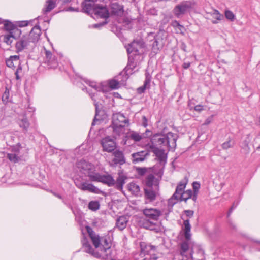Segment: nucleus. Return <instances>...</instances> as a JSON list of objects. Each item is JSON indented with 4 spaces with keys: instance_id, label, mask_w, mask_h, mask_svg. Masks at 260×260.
<instances>
[{
    "instance_id": "obj_50",
    "label": "nucleus",
    "mask_w": 260,
    "mask_h": 260,
    "mask_svg": "<svg viewBox=\"0 0 260 260\" xmlns=\"http://www.w3.org/2000/svg\"><path fill=\"white\" fill-rule=\"evenodd\" d=\"M202 109H203L202 107L200 105H197L194 107V110L196 111H201Z\"/></svg>"
},
{
    "instance_id": "obj_24",
    "label": "nucleus",
    "mask_w": 260,
    "mask_h": 260,
    "mask_svg": "<svg viewBox=\"0 0 260 260\" xmlns=\"http://www.w3.org/2000/svg\"><path fill=\"white\" fill-rule=\"evenodd\" d=\"M93 14L103 18H108L110 16L108 8L106 6L100 5H98Z\"/></svg>"
},
{
    "instance_id": "obj_38",
    "label": "nucleus",
    "mask_w": 260,
    "mask_h": 260,
    "mask_svg": "<svg viewBox=\"0 0 260 260\" xmlns=\"http://www.w3.org/2000/svg\"><path fill=\"white\" fill-rule=\"evenodd\" d=\"M109 85L111 89H116L119 87V83L117 81L113 79L109 81Z\"/></svg>"
},
{
    "instance_id": "obj_8",
    "label": "nucleus",
    "mask_w": 260,
    "mask_h": 260,
    "mask_svg": "<svg viewBox=\"0 0 260 260\" xmlns=\"http://www.w3.org/2000/svg\"><path fill=\"white\" fill-rule=\"evenodd\" d=\"M151 141L152 143L150 146L151 149L156 146L166 147V134H155L153 136Z\"/></svg>"
},
{
    "instance_id": "obj_35",
    "label": "nucleus",
    "mask_w": 260,
    "mask_h": 260,
    "mask_svg": "<svg viewBox=\"0 0 260 260\" xmlns=\"http://www.w3.org/2000/svg\"><path fill=\"white\" fill-rule=\"evenodd\" d=\"M14 39V37L11 32L9 34L5 35L4 37V41L8 45H11V43L13 42Z\"/></svg>"
},
{
    "instance_id": "obj_11",
    "label": "nucleus",
    "mask_w": 260,
    "mask_h": 260,
    "mask_svg": "<svg viewBox=\"0 0 260 260\" xmlns=\"http://www.w3.org/2000/svg\"><path fill=\"white\" fill-rule=\"evenodd\" d=\"M193 247L190 246L188 242H183L180 246V254L183 257L192 259Z\"/></svg>"
},
{
    "instance_id": "obj_21",
    "label": "nucleus",
    "mask_w": 260,
    "mask_h": 260,
    "mask_svg": "<svg viewBox=\"0 0 260 260\" xmlns=\"http://www.w3.org/2000/svg\"><path fill=\"white\" fill-rule=\"evenodd\" d=\"M149 155V152L145 151H141L136 153H134L132 154V162L134 164H136L143 161Z\"/></svg>"
},
{
    "instance_id": "obj_62",
    "label": "nucleus",
    "mask_w": 260,
    "mask_h": 260,
    "mask_svg": "<svg viewBox=\"0 0 260 260\" xmlns=\"http://www.w3.org/2000/svg\"><path fill=\"white\" fill-rule=\"evenodd\" d=\"M54 195L55 196H56L57 198H59V199H61V196H60L59 194H54Z\"/></svg>"
},
{
    "instance_id": "obj_54",
    "label": "nucleus",
    "mask_w": 260,
    "mask_h": 260,
    "mask_svg": "<svg viewBox=\"0 0 260 260\" xmlns=\"http://www.w3.org/2000/svg\"><path fill=\"white\" fill-rule=\"evenodd\" d=\"M16 71H18V73L22 71V67L21 66L20 63L19 64V65H18V68Z\"/></svg>"
},
{
    "instance_id": "obj_2",
    "label": "nucleus",
    "mask_w": 260,
    "mask_h": 260,
    "mask_svg": "<svg viewBox=\"0 0 260 260\" xmlns=\"http://www.w3.org/2000/svg\"><path fill=\"white\" fill-rule=\"evenodd\" d=\"M41 29L39 26H34L29 34L22 36L16 43L15 47L17 52L27 49L28 46L34 45L39 39Z\"/></svg>"
},
{
    "instance_id": "obj_15",
    "label": "nucleus",
    "mask_w": 260,
    "mask_h": 260,
    "mask_svg": "<svg viewBox=\"0 0 260 260\" xmlns=\"http://www.w3.org/2000/svg\"><path fill=\"white\" fill-rule=\"evenodd\" d=\"M99 5L93 1L85 0L82 3L83 10L89 14H93Z\"/></svg>"
},
{
    "instance_id": "obj_25",
    "label": "nucleus",
    "mask_w": 260,
    "mask_h": 260,
    "mask_svg": "<svg viewBox=\"0 0 260 260\" xmlns=\"http://www.w3.org/2000/svg\"><path fill=\"white\" fill-rule=\"evenodd\" d=\"M20 62L19 55L11 56L6 60V65L11 68H15L17 66L19 65Z\"/></svg>"
},
{
    "instance_id": "obj_53",
    "label": "nucleus",
    "mask_w": 260,
    "mask_h": 260,
    "mask_svg": "<svg viewBox=\"0 0 260 260\" xmlns=\"http://www.w3.org/2000/svg\"><path fill=\"white\" fill-rule=\"evenodd\" d=\"M211 120H212V118H207L205 120L204 124L208 125V124H210L211 123Z\"/></svg>"
},
{
    "instance_id": "obj_26",
    "label": "nucleus",
    "mask_w": 260,
    "mask_h": 260,
    "mask_svg": "<svg viewBox=\"0 0 260 260\" xmlns=\"http://www.w3.org/2000/svg\"><path fill=\"white\" fill-rule=\"evenodd\" d=\"M151 149L160 162L165 163L166 161L167 156L164 150L157 147L152 148Z\"/></svg>"
},
{
    "instance_id": "obj_4",
    "label": "nucleus",
    "mask_w": 260,
    "mask_h": 260,
    "mask_svg": "<svg viewBox=\"0 0 260 260\" xmlns=\"http://www.w3.org/2000/svg\"><path fill=\"white\" fill-rule=\"evenodd\" d=\"M128 122V119L123 114L118 113L113 115L112 125L114 131L120 132L124 126V124Z\"/></svg>"
},
{
    "instance_id": "obj_37",
    "label": "nucleus",
    "mask_w": 260,
    "mask_h": 260,
    "mask_svg": "<svg viewBox=\"0 0 260 260\" xmlns=\"http://www.w3.org/2000/svg\"><path fill=\"white\" fill-rule=\"evenodd\" d=\"M100 204L97 201H91L88 204V208L92 211H96L99 209Z\"/></svg>"
},
{
    "instance_id": "obj_48",
    "label": "nucleus",
    "mask_w": 260,
    "mask_h": 260,
    "mask_svg": "<svg viewBox=\"0 0 260 260\" xmlns=\"http://www.w3.org/2000/svg\"><path fill=\"white\" fill-rule=\"evenodd\" d=\"M94 105L95 106V109H96V114H95V116L94 119L92 122V125L94 124V122L95 120L96 119V116L98 115V103H95V102H94Z\"/></svg>"
},
{
    "instance_id": "obj_42",
    "label": "nucleus",
    "mask_w": 260,
    "mask_h": 260,
    "mask_svg": "<svg viewBox=\"0 0 260 260\" xmlns=\"http://www.w3.org/2000/svg\"><path fill=\"white\" fill-rule=\"evenodd\" d=\"M129 189L134 192H138L140 191V187L135 183L130 184Z\"/></svg>"
},
{
    "instance_id": "obj_59",
    "label": "nucleus",
    "mask_w": 260,
    "mask_h": 260,
    "mask_svg": "<svg viewBox=\"0 0 260 260\" xmlns=\"http://www.w3.org/2000/svg\"><path fill=\"white\" fill-rule=\"evenodd\" d=\"M230 226H231L233 229H235V225H234L233 223H232V222H230Z\"/></svg>"
},
{
    "instance_id": "obj_1",
    "label": "nucleus",
    "mask_w": 260,
    "mask_h": 260,
    "mask_svg": "<svg viewBox=\"0 0 260 260\" xmlns=\"http://www.w3.org/2000/svg\"><path fill=\"white\" fill-rule=\"evenodd\" d=\"M87 232L96 249L95 250L86 239L82 240V244L84 251L96 258H110V243L105 237H101L89 226H86Z\"/></svg>"
},
{
    "instance_id": "obj_7",
    "label": "nucleus",
    "mask_w": 260,
    "mask_h": 260,
    "mask_svg": "<svg viewBox=\"0 0 260 260\" xmlns=\"http://www.w3.org/2000/svg\"><path fill=\"white\" fill-rule=\"evenodd\" d=\"M142 212L147 218L153 221H157L162 215V212L160 210L153 208H145Z\"/></svg>"
},
{
    "instance_id": "obj_58",
    "label": "nucleus",
    "mask_w": 260,
    "mask_h": 260,
    "mask_svg": "<svg viewBox=\"0 0 260 260\" xmlns=\"http://www.w3.org/2000/svg\"><path fill=\"white\" fill-rule=\"evenodd\" d=\"M140 170H141V171L140 172V173L141 174H144L145 172V171H146L145 169L141 168Z\"/></svg>"
},
{
    "instance_id": "obj_28",
    "label": "nucleus",
    "mask_w": 260,
    "mask_h": 260,
    "mask_svg": "<svg viewBox=\"0 0 260 260\" xmlns=\"http://www.w3.org/2000/svg\"><path fill=\"white\" fill-rule=\"evenodd\" d=\"M150 219H142L140 221V224L141 226L145 229L150 230H154L155 229L156 224L153 221L150 220Z\"/></svg>"
},
{
    "instance_id": "obj_29",
    "label": "nucleus",
    "mask_w": 260,
    "mask_h": 260,
    "mask_svg": "<svg viewBox=\"0 0 260 260\" xmlns=\"http://www.w3.org/2000/svg\"><path fill=\"white\" fill-rule=\"evenodd\" d=\"M183 226H184V236H185V239L187 240H189L190 239V237H191V234H190L191 225L190 224L189 220L188 219H186L184 221Z\"/></svg>"
},
{
    "instance_id": "obj_5",
    "label": "nucleus",
    "mask_w": 260,
    "mask_h": 260,
    "mask_svg": "<svg viewBox=\"0 0 260 260\" xmlns=\"http://www.w3.org/2000/svg\"><path fill=\"white\" fill-rule=\"evenodd\" d=\"M91 181L101 182L108 186H112L115 184V180L110 174H101L96 172L94 175L91 176Z\"/></svg>"
},
{
    "instance_id": "obj_6",
    "label": "nucleus",
    "mask_w": 260,
    "mask_h": 260,
    "mask_svg": "<svg viewBox=\"0 0 260 260\" xmlns=\"http://www.w3.org/2000/svg\"><path fill=\"white\" fill-rule=\"evenodd\" d=\"M192 7L191 2L185 1L175 6L173 10V13L177 17L186 13Z\"/></svg>"
},
{
    "instance_id": "obj_61",
    "label": "nucleus",
    "mask_w": 260,
    "mask_h": 260,
    "mask_svg": "<svg viewBox=\"0 0 260 260\" xmlns=\"http://www.w3.org/2000/svg\"><path fill=\"white\" fill-rule=\"evenodd\" d=\"M199 252L200 253H201L202 254H203L204 253L203 251L201 249H199Z\"/></svg>"
},
{
    "instance_id": "obj_56",
    "label": "nucleus",
    "mask_w": 260,
    "mask_h": 260,
    "mask_svg": "<svg viewBox=\"0 0 260 260\" xmlns=\"http://www.w3.org/2000/svg\"><path fill=\"white\" fill-rule=\"evenodd\" d=\"M186 45H185L184 43H183L182 44V45H181V49H182L183 51H186Z\"/></svg>"
},
{
    "instance_id": "obj_9",
    "label": "nucleus",
    "mask_w": 260,
    "mask_h": 260,
    "mask_svg": "<svg viewBox=\"0 0 260 260\" xmlns=\"http://www.w3.org/2000/svg\"><path fill=\"white\" fill-rule=\"evenodd\" d=\"M101 144L104 151L111 152L116 148V143L114 139L109 136L103 138L101 141Z\"/></svg>"
},
{
    "instance_id": "obj_36",
    "label": "nucleus",
    "mask_w": 260,
    "mask_h": 260,
    "mask_svg": "<svg viewBox=\"0 0 260 260\" xmlns=\"http://www.w3.org/2000/svg\"><path fill=\"white\" fill-rule=\"evenodd\" d=\"M135 260H158V257L155 254H152L151 255H148L143 258H139L137 255H135Z\"/></svg>"
},
{
    "instance_id": "obj_33",
    "label": "nucleus",
    "mask_w": 260,
    "mask_h": 260,
    "mask_svg": "<svg viewBox=\"0 0 260 260\" xmlns=\"http://www.w3.org/2000/svg\"><path fill=\"white\" fill-rule=\"evenodd\" d=\"M7 158L12 162L16 163L20 160V157L15 153H10L7 154Z\"/></svg>"
},
{
    "instance_id": "obj_14",
    "label": "nucleus",
    "mask_w": 260,
    "mask_h": 260,
    "mask_svg": "<svg viewBox=\"0 0 260 260\" xmlns=\"http://www.w3.org/2000/svg\"><path fill=\"white\" fill-rule=\"evenodd\" d=\"M159 187H155L154 188L150 187L144 188V197L149 202H153L155 200L158 193Z\"/></svg>"
},
{
    "instance_id": "obj_43",
    "label": "nucleus",
    "mask_w": 260,
    "mask_h": 260,
    "mask_svg": "<svg viewBox=\"0 0 260 260\" xmlns=\"http://www.w3.org/2000/svg\"><path fill=\"white\" fill-rule=\"evenodd\" d=\"M193 190H194V193L195 194H197L198 192V190L200 188V184L197 182H194L193 183Z\"/></svg>"
},
{
    "instance_id": "obj_47",
    "label": "nucleus",
    "mask_w": 260,
    "mask_h": 260,
    "mask_svg": "<svg viewBox=\"0 0 260 260\" xmlns=\"http://www.w3.org/2000/svg\"><path fill=\"white\" fill-rule=\"evenodd\" d=\"M19 151H20L19 147L18 146H16L13 148L12 153H15L18 155L19 153Z\"/></svg>"
},
{
    "instance_id": "obj_34",
    "label": "nucleus",
    "mask_w": 260,
    "mask_h": 260,
    "mask_svg": "<svg viewBox=\"0 0 260 260\" xmlns=\"http://www.w3.org/2000/svg\"><path fill=\"white\" fill-rule=\"evenodd\" d=\"M19 126L25 130H27L29 126V123L26 117H23L19 122Z\"/></svg>"
},
{
    "instance_id": "obj_27",
    "label": "nucleus",
    "mask_w": 260,
    "mask_h": 260,
    "mask_svg": "<svg viewBox=\"0 0 260 260\" xmlns=\"http://www.w3.org/2000/svg\"><path fill=\"white\" fill-rule=\"evenodd\" d=\"M128 219L124 216H120L116 220V226L120 231L124 229L127 224Z\"/></svg>"
},
{
    "instance_id": "obj_18",
    "label": "nucleus",
    "mask_w": 260,
    "mask_h": 260,
    "mask_svg": "<svg viewBox=\"0 0 260 260\" xmlns=\"http://www.w3.org/2000/svg\"><path fill=\"white\" fill-rule=\"evenodd\" d=\"M114 158L112 159L111 164L114 165H123L125 162V159L123 153L119 150L114 151L112 153Z\"/></svg>"
},
{
    "instance_id": "obj_12",
    "label": "nucleus",
    "mask_w": 260,
    "mask_h": 260,
    "mask_svg": "<svg viewBox=\"0 0 260 260\" xmlns=\"http://www.w3.org/2000/svg\"><path fill=\"white\" fill-rule=\"evenodd\" d=\"M110 15L121 16L124 12L123 5H120L118 2H111L109 10Z\"/></svg>"
},
{
    "instance_id": "obj_17",
    "label": "nucleus",
    "mask_w": 260,
    "mask_h": 260,
    "mask_svg": "<svg viewBox=\"0 0 260 260\" xmlns=\"http://www.w3.org/2000/svg\"><path fill=\"white\" fill-rule=\"evenodd\" d=\"M45 54V63L48 64L50 68H55L57 66V61L56 58L52 53L44 49Z\"/></svg>"
},
{
    "instance_id": "obj_31",
    "label": "nucleus",
    "mask_w": 260,
    "mask_h": 260,
    "mask_svg": "<svg viewBox=\"0 0 260 260\" xmlns=\"http://www.w3.org/2000/svg\"><path fill=\"white\" fill-rule=\"evenodd\" d=\"M57 0H47L46 1V8H45V12H48L51 11L55 7L56 2Z\"/></svg>"
},
{
    "instance_id": "obj_19",
    "label": "nucleus",
    "mask_w": 260,
    "mask_h": 260,
    "mask_svg": "<svg viewBox=\"0 0 260 260\" xmlns=\"http://www.w3.org/2000/svg\"><path fill=\"white\" fill-rule=\"evenodd\" d=\"M143 47V44L142 41H134L129 44L127 47L126 50L128 54L134 52L135 54H138L140 49Z\"/></svg>"
},
{
    "instance_id": "obj_44",
    "label": "nucleus",
    "mask_w": 260,
    "mask_h": 260,
    "mask_svg": "<svg viewBox=\"0 0 260 260\" xmlns=\"http://www.w3.org/2000/svg\"><path fill=\"white\" fill-rule=\"evenodd\" d=\"M9 96V91H5L2 96V101L4 102H7L8 100Z\"/></svg>"
},
{
    "instance_id": "obj_60",
    "label": "nucleus",
    "mask_w": 260,
    "mask_h": 260,
    "mask_svg": "<svg viewBox=\"0 0 260 260\" xmlns=\"http://www.w3.org/2000/svg\"><path fill=\"white\" fill-rule=\"evenodd\" d=\"M197 194H195V193H194V195H193V197H192V199H193L194 201H195V200H196V199H197Z\"/></svg>"
},
{
    "instance_id": "obj_23",
    "label": "nucleus",
    "mask_w": 260,
    "mask_h": 260,
    "mask_svg": "<svg viewBox=\"0 0 260 260\" xmlns=\"http://www.w3.org/2000/svg\"><path fill=\"white\" fill-rule=\"evenodd\" d=\"M155 187H159V180L153 174L148 175L145 179V187L154 188Z\"/></svg>"
},
{
    "instance_id": "obj_13",
    "label": "nucleus",
    "mask_w": 260,
    "mask_h": 260,
    "mask_svg": "<svg viewBox=\"0 0 260 260\" xmlns=\"http://www.w3.org/2000/svg\"><path fill=\"white\" fill-rule=\"evenodd\" d=\"M178 136L176 134L169 132L166 134V147L170 150H174L176 147Z\"/></svg>"
},
{
    "instance_id": "obj_40",
    "label": "nucleus",
    "mask_w": 260,
    "mask_h": 260,
    "mask_svg": "<svg viewBox=\"0 0 260 260\" xmlns=\"http://www.w3.org/2000/svg\"><path fill=\"white\" fill-rule=\"evenodd\" d=\"M225 16L227 19L230 20L231 21H233L235 19L234 14L232 11L230 10L225 11Z\"/></svg>"
},
{
    "instance_id": "obj_52",
    "label": "nucleus",
    "mask_w": 260,
    "mask_h": 260,
    "mask_svg": "<svg viewBox=\"0 0 260 260\" xmlns=\"http://www.w3.org/2000/svg\"><path fill=\"white\" fill-rule=\"evenodd\" d=\"M173 24H174V26H178L179 28V29H180V27H183V26L182 25H180L179 23H178V22L177 21H175L173 22Z\"/></svg>"
},
{
    "instance_id": "obj_39",
    "label": "nucleus",
    "mask_w": 260,
    "mask_h": 260,
    "mask_svg": "<svg viewBox=\"0 0 260 260\" xmlns=\"http://www.w3.org/2000/svg\"><path fill=\"white\" fill-rule=\"evenodd\" d=\"M4 28L7 30H11L13 27L12 23L8 20L4 21Z\"/></svg>"
},
{
    "instance_id": "obj_41",
    "label": "nucleus",
    "mask_w": 260,
    "mask_h": 260,
    "mask_svg": "<svg viewBox=\"0 0 260 260\" xmlns=\"http://www.w3.org/2000/svg\"><path fill=\"white\" fill-rule=\"evenodd\" d=\"M234 145L233 142H232L231 140H229L227 142H224L222 144V148L224 149H227L229 148H231L233 147Z\"/></svg>"
},
{
    "instance_id": "obj_46",
    "label": "nucleus",
    "mask_w": 260,
    "mask_h": 260,
    "mask_svg": "<svg viewBox=\"0 0 260 260\" xmlns=\"http://www.w3.org/2000/svg\"><path fill=\"white\" fill-rule=\"evenodd\" d=\"M146 88V87H145V86L143 85V86L138 88V89H137L138 92L140 94L144 92Z\"/></svg>"
},
{
    "instance_id": "obj_20",
    "label": "nucleus",
    "mask_w": 260,
    "mask_h": 260,
    "mask_svg": "<svg viewBox=\"0 0 260 260\" xmlns=\"http://www.w3.org/2000/svg\"><path fill=\"white\" fill-rule=\"evenodd\" d=\"M76 185L79 189L83 191H88L89 192L94 193H99L101 192L100 190L97 187L91 183L82 182Z\"/></svg>"
},
{
    "instance_id": "obj_51",
    "label": "nucleus",
    "mask_w": 260,
    "mask_h": 260,
    "mask_svg": "<svg viewBox=\"0 0 260 260\" xmlns=\"http://www.w3.org/2000/svg\"><path fill=\"white\" fill-rule=\"evenodd\" d=\"M150 83V80L149 79H146L143 85L147 87V86L149 85Z\"/></svg>"
},
{
    "instance_id": "obj_32",
    "label": "nucleus",
    "mask_w": 260,
    "mask_h": 260,
    "mask_svg": "<svg viewBox=\"0 0 260 260\" xmlns=\"http://www.w3.org/2000/svg\"><path fill=\"white\" fill-rule=\"evenodd\" d=\"M192 197V191L191 190H187L185 191H183L180 194L178 199H180V201H186L188 199Z\"/></svg>"
},
{
    "instance_id": "obj_10",
    "label": "nucleus",
    "mask_w": 260,
    "mask_h": 260,
    "mask_svg": "<svg viewBox=\"0 0 260 260\" xmlns=\"http://www.w3.org/2000/svg\"><path fill=\"white\" fill-rule=\"evenodd\" d=\"M140 246L141 248L140 253L138 255H136L139 258H143L148 255H152L153 254L151 252L155 251L156 249L155 246L147 244L145 242H141Z\"/></svg>"
},
{
    "instance_id": "obj_30",
    "label": "nucleus",
    "mask_w": 260,
    "mask_h": 260,
    "mask_svg": "<svg viewBox=\"0 0 260 260\" xmlns=\"http://www.w3.org/2000/svg\"><path fill=\"white\" fill-rule=\"evenodd\" d=\"M126 177L123 175H119L117 178L116 181H115V184L116 188L118 190H121L123 188V185L125 183V180Z\"/></svg>"
},
{
    "instance_id": "obj_49",
    "label": "nucleus",
    "mask_w": 260,
    "mask_h": 260,
    "mask_svg": "<svg viewBox=\"0 0 260 260\" xmlns=\"http://www.w3.org/2000/svg\"><path fill=\"white\" fill-rule=\"evenodd\" d=\"M190 66V63L189 62H184L183 63L182 67L184 69H188Z\"/></svg>"
},
{
    "instance_id": "obj_57",
    "label": "nucleus",
    "mask_w": 260,
    "mask_h": 260,
    "mask_svg": "<svg viewBox=\"0 0 260 260\" xmlns=\"http://www.w3.org/2000/svg\"><path fill=\"white\" fill-rule=\"evenodd\" d=\"M18 74H19L18 73V71H16L15 73V74L16 75V78L17 80H19L20 79V77L19 76Z\"/></svg>"
},
{
    "instance_id": "obj_16",
    "label": "nucleus",
    "mask_w": 260,
    "mask_h": 260,
    "mask_svg": "<svg viewBox=\"0 0 260 260\" xmlns=\"http://www.w3.org/2000/svg\"><path fill=\"white\" fill-rule=\"evenodd\" d=\"M146 136L144 134H140V133L132 131L127 133L126 135V137L128 139L134 140L135 142H139L143 138H145L146 137L149 136L151 135V132L149 130L146 131Z\"/></svg>"
},
{
    "instance_id": "obj_22",
    "label": "nucleus",
    "mask_w": 260,
    "mask_h": 260,
    "mask_svg": "<svg viewBox=\"0 0 260 260\" xmlns=\"http://www.w3.org/2000/svg\"><path fill=\"white\" fill-rule=\"evenodd\" d=\"M188 182V179L185 177L183 180H182L178 184L175 193L173 194L172 198L176 200H178L180 197V194L182 193L186 187V184Z\"/></svg>"
},
{
    "instance_id": "obj_45",
    "label": "nucleus",
    "mask_w": 260,
    "mask_h": 260,
    "mask_svg": "<svg viewBox=\"0 0 260 260\" xmlns=\"http://www.w3.org/2000/svg\"><path fill=\"white\" fill-rule=\"evenodd\" d=\"M186 216L189 217H191L193 215V211L192 210H185L184 211Z\"/></svg>"
},
{
    "instance_id": "obj_63",
    "label": "nucleus",
    "mask_w": 260,
    "mask_h": 260,
    "mask_svg": "<svg viewBox=\"0 0 260 260\" xmlns=\"http://www.w3.org/2000/svg\"><path fill=\"white\" fill-rule=\"evenodd\" d=\"M63 3H66L69 1V0H61Z\"/></svg>"
},
{
    "instance_id": "obj_3",
    "label": "nucleus",
    "mask_w": 260,
    "mask_h": 260,
    "mask_svg": "<svg viewBox=\"0 0 260 260\" xmlns=\"http://www.w3.org/2000/svg\"><path fill=\"white\" fill-rule=\"evenodd\" d=\"M77 167L81 172L89 177L91 181V176L94 175L96 172L94 166L86 160L81 159L77 163Z\"/></svg>"
},
{
    "instance_id": "obj_55",
    "label": "nucleus",
    "mask_w": 260,
    "mask_h": 260,
    "mask_svg": "<svg viewBox=\"0 0 260 260\" xmlns=\"http://www.w3.org/2000/svg\"><path fill=\"white\" fill-rule=\"evenodd\" d=\"M235 207H234V205L231 207V209H230V210H229V213H228V217H229V216H230V214H231V212H232L233 210L235 208Z\"/></svg>"
},
{
    "instance_id": "obj_64",
    "label": "nucleus",
    "mask_w": 260,
    "mask_h": 260,
    "mask_svg": "<svg viewBox=\"0 0 260 260\" xmlns=\"http://www.w3.org/2000/svg\"><path fill=\"white\" fill-rule=\"evenodd\" d=\"M91 86L94 88H96V85H91Z\"/></svg>"
}]
</instances>
